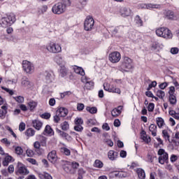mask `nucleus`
<instances>
[{
  "mask_svg": "<svg viewBox=\"0 0 179 179\" xmlns=\"http://www.w3.org/2000/svg\"><path fill=\"white\" fill-rule=\"evenodd\" d=\"M135 21H136V24H138V26H143V22L142 21V20L141 19V17H139V15L136 16Z\"/></svg>",
  "mask_w": 179,
  "mask_h": 179,
  "instance_id": "obj_52",
  "label": "nucleus"
},
{
  "mask_svg": "<svg viewBox=\"0 0 179 179\" xmlns=\"http://www.w3.org/2000/svg\"><path fill=\"white\" fill-rule=\"evenodd\" d=\"M35 134H36V131L31 128L27 129L25 131V135L29 137L34 136Z\"/></svg>",
  "mask_w": 179,
  "mask_h": 179,
  "instance_id": "obj_34",
  "label": "nucleus"
},
{
  "mask_svg": "<svg viewBox=\"0 0 179 179\" xmlns=\"http://www.w3.org/2000/svg\"><path fill=\"white\" fill-rule=\"evenodd\" d=\"M61 128L63 131H68L69 129V123L68 122H64L61 124Z\"/></svg>",
  "mask_w": 179,
  "mask_h": 179,
  "instance_id": "obj_43",
  "label": "nucleus"
},
{
  "mask_svg": "<svg viewBox=\"0 0 179 179\" xmlns=\"http://www.w3.org/2000/svg\"><path fill=\"white\" fill-rule=\"evenodd\" d=\"M66 10L65 6L61 2L55 4L52 8V12L55 15H62V13H65Z\"/></svg>",
  "mask_w": 179,
  "mask_h": 179,
  "instance_id": "obj_5",
  "label": "nucleus"
},
{
  "mask_svg": "<svg viewBox=\"0 0 179 179\" xmlns=\"http://www.w3.org/2000/svg\"><path fill=\"white\" fill-rule=\"evenodd\" d=\"M93 86H94V83L90 80L85 84V87L88 90H90V89H93Z\"/></svg>",
  "mask_w": 179,
  "mask_h": 179,
  "instance_id": "obj_44",
  "label": "nucleus"
},
{
  "mask_svg": "<svg viewBox=\"0 0 179 179\" xmlns=\"http://www.w3.org/2000/svg\"><path fill=\"white\" fill-rule=\"evenodd\" d=\"M94 167H97L98 169H101L103 166V162L99 159L95 160Z\"/></svg>",
  "mask_w": 179,
  "mask_h": 179,
  "instance_id": "obj_48",
  "label": "nucleus"
},
{
  "mask_svg": "<svg viewBox=\"0 0 179 179\" xmlns=\"http://www.w3.org/2000/svg\"><path fill=\"white\" fill-rule=\"evenodd\" d=\"M22 68L26 73H33L34 72V65L27 60L22 62Z\"/></svg>",
  "mask_w": 179,
  "mask_h": 179,
  "instance_id": "obj_9",
  "label": "nucleus"
},
{
  "mask_svg": "<svg viewBox=\"0 0 179 179\" xmlns=\"http://www.w3.org/2000/svg\"><path fill=\"white\" fill-rule=\"evenodd\" d=\"M156 86H157V82L152 81V83L148 85V90H150L152 87H156Z\"/></svg>",
  "mask_w": 179,
  "mask_h": 179,
  "instance_id": "obj_61",
  "label": "nucleus"
},
{
  "mask_svg": "<svg viewBox=\"0 0 179 179\" xmlns=\"http://www.w3.org/2000/svg\"><path fill=\"white\" fill-rule=\"evenodd\" d=\"M110 31L112 33L113 36H115L118 31H120V27H111L110 29Z\"/></svg>",
  "mask_w": 179,
  "mask_h": 179,
  "instance_id": "obj_51",
  "label": "nucleus"
},
{
  "mask_svg": "<svg viewBox=\"0 0 179 179\" xmlns=\"http://www.w3.org/2000/svg\"><path fill=\"white\" fill-rule=\"evenodd\" d=\"M74 129L77 132H82L83 131V127H82V124H76Z\"/></svg>",
  "mask_w": 179,
  "mask_h": 179,
  "instance_id": "obj_55",
  "label": "nucleus"
},
{
  "mask_svg": "<svg viewBox=\"0 0 179 179\" xmlns=\"http://www.w3.org/2000/svg\"><path fill=\"white\" fill-rule=\"evenodd\" d=\"M164 16L168 20H174V18L176 17V15H174V12L167 10H165L164 13Z\"/></svg>",
  "mask_w": 179,
  "mask_h": 179,
  "instance_id": "obj_18",
  "label": "nucleus"
},
{
  "mask_svg": "<svg viewBox=\"0 0 179 179\" xmlns=\"http://www.w3.org/2000/svg\"><path fill=\"white\" fill-rule=\"evenodd\" d=\"M40 179H52V176L47 172H42L38 173Z\"/></svg>",
  "mask_w": 179,
  "mask_h": 179,
  "instance_id": "obj_29",
  "label": "nucleus"
},
{
  "mask_svg": "<svg viewBox=\"0 0 179 179\" xmlns=\"http://www.w3.org/2000/svg\"><path fill=\"white\" fill-rule=\"evenodd\" d=\"M108 157L109 160H110L111 162H114V160L118 158V152L114 150H110L108 152Z\"/></svg>",
  "mask_w": 179,
  "mask_h": 179,
  "instance_id": "obj_16",
  "label": "nucleus"
},
{
  "mask_svg": "<svg viewBox=\"0 0 179 179\" xmlns=\"http://www.w3.org/2000/svg\"><path fill=\"white\" fill-rule=\"evenodd\" d=\"M102 129L104 131H110V126H108V123H104L102 125Z\"/></svg>",
  "mask_w": 179,
  "mask_h": 179,
  "instance_id": "obj_63",
  "label": "nucleus"
},
{
  "mask_svg": "<svg viewBox=\"0 0 179 179\" xmlns=\"http://www.w3.org/2000/svg\"><path fill=\"white\" fill-rule=\"evenodd\" d=\"M15 22H16V15L13 13H10L0 20V25L1 27H9V26H12Z\"/></svg>",
  "mask_w": 179,
  "mask_h": 179,
  "instance_id": "obj_2",
  "label": "nucleus"
},
{
  "mask_svg": "<svg viewBox=\"0 0 179 179\" xmlns=\"http://www.w3.org/2000/svg\"><path fill=\"white\" fill-rule=\"evenodd\" d=\"M121 60V54L118 52H113L109 55V61L113 64H117Z\"/></svg>",
  "mask_w": 179,
  "mask_h": 179,
  "instance_id": "obj_11",
  "label": "nucleus"
},
{
  "mask_svg": "<svg viewBox=\"0 0 179 179\" xmlns=\"http://www.w3.org/2000/svg\"><path fill=\"white\" fill-rule=\"evenodd\" d=\"M157 96L159 97V99H164L166 93L164 91L158 90L157 91Z\"/></svg>",
  "mask_w": 179,
  "mask_h": 179,
  "instance_id": "obj_49",
  "label": "nucleus"
},
{
  "mask_svg": "<svg viewBox=\"0 0 179 179\" xmlns=\"http://www.w3.org/2000/svg\"><path fill=\"white\" fill-rule=\"evenodd\" d=\"M47 10H48V6L43 5L39 8L38 12L39 13H45Z\"/></svg>",
  "mask_w": 179,
  "mask_h": 179,
  "instance_id": "obj_47",
  "label": "nucleus"
},
{
  "mask_svg": "<svg viewBox=\"0 0 179 179\" xmlns=\"http://www.w3.org/2000/svg\"><path fill=\"white\" fill-rule=\"evenodd\" d=\"M86 110H87V111L90 113V114H96V113H97V108H96V107L87 106L86 108Z\"/></svg>",
  "mask_w": 179,
  "mask_h": 179,
  "instance_id": "obj_40",
  "label": "nucleus"
},
{
  "mask_svg": "<svg viewBox=\"0 0 179 179\" xmlns=\"http://www.w3.org/2000/svg\"><path fill=\"white\" fill-rule=\"evenodd\" d=\"M103 89L106 92L109 93H117L121 94V90L113 84H108V83H103Z\"/></svg>",
  "mask_w": 179,
  "mask_h": 179,
  "instance_id": "obj_6",
  "label": "nucleus"
},
{
  "mask_svg": "<svg viewBox=\"0 0 179 179\" xmlns=\"http://www.w3.org/2000/svg\"><path fill=\"white\" fill-rule=\"evenodd\" d=\"M84 108H85V104H83V103H78L77 104V110L78 111H83Z\"/></svg>",
  "mask_w": 179,
  "mask_h": 179,
  "instance_id": "obj_60",
  "label": "nucleus"
},
{
  "mask_svg": "<svg viewBox=\"0 0 179 179\" xmlns=\"http://www.w3.org/2000/svg\"><path fill=\"white\" fill-rule=\"evenodd\" d=\"M21 85L23 87H30V81L29 80V78H23Z\"/></svg>",
  "mask_w": 179,
  "mask_h": 179,
  "instance_id": "obj_33",
  "label": "nucleus"
},
{
  "mask_svg": "<svg viewBox=\"0 0 179 179\" xmlns=\"http://www.w3.org/2000/svg\"><path fill=\"white\" fill-rule=\"evenodd\" d=\"M14 161H15V159H13L12 156L7 155L4 158V160L3 161L2 164H3V166H6L9 165V163H12V162H14Z\"/></svg>",
  "mask_w": 179,
  "mask_h": 179,
  "instance_id": "obj_26",
  "label": "nucleus"
},
{
  "mask_svg": "<svg viewBox=\"0 0 179 179\" xmlns=\"http://www.w3.org/2000/svg\"><path fill=\"white\" fill-rule=\"evenodd\" d=\"M15 152L16 155H17L18 156H20V155H23V148H22V147H20V146L15 147Z\"/></svg>",
  "mask_w": 179,
  "mask_h": 179,
  "instance_id": "obj_42",
  "label": "nucleus"
},
{
  "mask_svg": "<svg viewBox=\"0 0 179 179\" xmlns=\"http://www.w3.org/2000/svg\"><path fill=\"white\" fill-rule=\"evenodd\" d=\"M162 136L165 139V141H169L170 142V134H169V131L164 129L162 131Z\"/></svg>",
  "mask_w": 179,
  "mask_h": 179,
  "instance_id": "obj_37",
  "label": "nucleus"
},
{
  "mask_svg": "<svg viewBox=\"0 0 179 179\" xmlns=\"http://www.w3.org/2000/svg\"><path fill=\"white\" fill-rule=\"evenodd\" d=\"M160 48V44L159 43V42H153L151 45V50L152 51H155V50H157L159 51Z\"/></svg>",
  "mask_w": 179,
  "mask_h": 179,
  "instance_id": "obj_36",
  "label": "nucleus"
},
{
  "mask_svg": "<svg viewBox=\"0 0 179 179\" xmlns=\"http://www.w3.org/2000/svg\"><path fill=\"white\" fill-rule=\"evenodd\" d=\"M149 131L153 136H157V126L155 124H152L149 127Z\"/></svg>",
  "mask_w": 179,
  "mask_h": 179,
  "instance_id": "obj_27",
  "label": "nucleus"
},
{
  "mask_svg": "<svg viewBox=\"0 0 179 179\" xmlns=\"http://www.w3.org/2000/svg\"><path fill=\"white\" fill-rule=\"evenodd\" d=\"M46 50L51 54H59L62 52V47L59 43L50 42L46 45Z\"/></svg>",
  "mask_w": 179,
  "mask_h": 179,
  "instance_id": "obj_3",
  "label": "nucleus"
},
{
  "mask_svg": "<svg viewBox=\"0 0 179 179\" xmlns=\"http://www.w3.org/2000/svg\"><path fill=\"white\" fill-rule=\"evenodd\" d=\"M29 173L30 172L27 168H26V166L20 162L17 163V174H20L21 176H27V174H29Z\"/></svg>",
  "mask_w": 179,
  "mask_h": 179,
  "instance_id": "obj_10",
  "label": "nucleus"
},
{
  "mask_svg": "<svg viewBox=\"0 0 179 179\" xmlns=\"http://www.w3.org/2000/svg\"><path fill=\"white\" fill-rule=\"evenodd\" d=\"M43 135H49L50 136H52V135H54V130L51 128V126L48 124L45 126L43 131Z\"/></svg>",
  "mask_w": 179,
  "mask_h": 179,
  "instance_id": "obj_21",
  "label": "nucleus"
},
{
  "mask_svg": "<svg viewBox=\"0 0 179 179\" xmlns=\"http://www.w3.org/2000/svg\"><path fill=\"white\" fill-rule=\"evenodd\" d=\"M60 3H63L65 6V9H66V6H71V0H63Z\"/></svg>",
  "mask_w": 179,
  "mask_h": 179,
  "instance_id": "obj_56",
  "label": "nucleus"
},
{
  "mask_svg": "<svg viewBox=\"0 0 179 179\" xmlns=\"http://www.w3.org/2000/svg\"><path fill=\"white\" fill-rule=\"evenodd\" d=\"M119 13L122 17H127L128 16H131L132 11L131 10V8L128 7H122L120 9Z\"/></svg>",
  "mask_w": 179,
  "mask_h": 179,
  "instance_id": "obj_12",
  "label": "nucleus"
},
{
  "mask_svg": "<svg viewBox=\"0 0 179 179\" xmlns=\"http://www.w3.org/2000/svg\"><path fill=\"white\" fill-rule=\"evenodd\" d=\"M1 143H3L6 148H10V145H12V143L6 138L1 139Z\"/></svg>",
  "mask_w": 179,
  "mask_h": 179,
  "instance_id": "obj_39",
  "label": "nucleus"
},
{
  "mask_svg": "<svg viewBox=\"0 0 179 179\" xmlns=\"http://www.w3.org/2000/svg\"><path fill=\"white\" fill-rule=\"evenodd\" d=\"M103 142L105 143H107V145L110 146V148H113V146H114V143L113 142V141H111V139L105 138L103 140Z\"/></svg>",
  "mask_w": 179,
  "mask_h": 179,
  "instance_id": "obj_53",
  "label": "nucleus"
},
{
  "mask_svg": "<svg viewBox=\"0 0 179 179\" xmlns=\"http://www.w3.org/2000/svg\"><path fill=\"white\" fill-rule=\"evenodd\" d=\"M74 122L76 125H83V120L81 117L76 118Z\"/></svg>",
  "mask_w": 179,
  "mask_h": 179,
  "instance_id": "obj_54",
  "label": "nucleus"
},
{
  "mask_svg": "<svg viewBox=\"0 0 179 179\" xmlns=\"http://www.w3.org/2000/svg\"><path fill=\"white\" fill-rule=\"evenodd\" d=\"M38 139L41 144V146H47V138L44 136H39Z\"/></svg>",
  "mask_w": 179,
  "mask_h": 179,
  "instance_id": "obj_35",
  "label": "nucleus"
},
{
  "mask_svg": "<svg viewBox=\"0 0 179 179\" xmlns=\"http://www.w3.org/2000/svg\"><path fill=\"white\" fill-rule=\"evenodd\" d=\"M156 121H157V125L159 128H163V127H164L165 124H164V120H163V118L157 117L156 119Z\"/></svg>",
  "mask_w": 179,
  "mask_h": 179,
  "instance_id": "obj_32",
  "label": "nucleus"
},
{
  "mask_svg": "<svg viewBox=\"0 0 179 179\" xmlns=\"http://www.w3.org/2000/svg\"><path fill=\"white\" fill-rule=\"evenodd\" d=\"M141 138L142 139V141L145 142V143L147 144L150 143V142H152V138H150V136L146 134V131H145V130H143L141 131Z\"/></svg>",
  "mask_w": 179,
  "mask_h": 179,
  "instance_id": "obj_15",
  "label": "nucleus"
},
{
  "mask_svg": "<svg viewBox=\"0 0 179 179\" xmlns=\"http://www.w3.org/2000/svg\"><path fill=\"white\" fill-rule=\"evenodd\" d=\"M8 114V106L3 105L1 106V109L0 110V118L1 120H5V117Z\"/></svg>",
  "mask_w": 179,
  "mask_h": 179,
  "instance_id": "obj_17",
  "label": "nucleus"
},
{
  "mask_svg": "<svg viewBox=\"0 0 179 179\" xmlns=\"http://www.w3.org/2000/svg\"><path fill=\"white\" fill-rule=\"evenodd\" d=\"M155 33L158 37H162V38H166V40L173 38V33L167 27H159L156 29Z\"/></svg>",
  "mask_w": 179,
  "mask_h": 179,
  "instance_id": "obj_1",
  "label": "nucleus"
},
{
  "mask_svg": "<svg viewBox=\"0 0 179 179\" xmlns=\"http://www.w3.org/2000/svg\"><path fill=\"white\" fill-rule=\"evenodd\" d=\"M71 94H72V92L71 91H66L63 93H61L60 96L62 99H64V97H66V96H71Z\"/></svg>",
  "mask_w": 179,
  "mask_h": 179,
  "instance_id": "obj_58",
  "label": "nucleus"
},
{
  "mask_svg": "<svg viewBox=\"0 0 179 179\" xmlns=\"http://www.w3.org/2000/svg\"><path fill=\"white\" fill-rule=\"evenodd\" d=\"M63 169L66 173H73V171H72V165H71V162H66L63 165Z\"/></svg>",
  "mask_w": 179,
  "mask_h": 179,
  "instance_id": "obj_25",
  "label": "nucleus"
},
{
  "mask_svg": "<svg viewBox=\"0 0 179 179\" xmlns=\"http://www.w3.org/2000/svg\"><path fill=\"white\" fill-rule=\"evenodd\" d=\"M148 9H160L162 6L159 4L150 3L148 5Z\"/></svg>",
  "mask_w": 179,
  "mask_h": 179,
  "instance_id": "obj_41",
  "label": "nucleus"
},
{
  "mask_svg": "<svg viewBox=\"0 0 179 179\" xmlns=\"http://www.w3.org/2000/svg\"><path fill=\"white\" fill-rule=\"evenodd\" d=\"M117 176L120 178H126V177H129V173L122 171H119V173H117Z\"/></svg>",
  "mask_w": 179,
  "mask_h": 179,
  "instance_id": "obj_38",
  "label": "nucleus"
},
{
  "mask_svg": "<svg viewBox=\"0 0 179 179\" xmlns=\"http://www.w3.org/2000/svg\"><path fill=\"white\" fill-rule=\"evenodd\" d=\"M61 152L64 153L66 156H71V150L65 147L61 148Z\"/></svg>",
  "mask_w": 179,
  "mask_h": 179,
  "instance_id": "obj_45",
  "label": "nucleus"
},
{
  "mask_svg": "<svg viewBox=\"0 0 179 179\" xmlns=\"http://www.w3.org/2000/svg\"><path fill=\"white\" fill-rule=\"evenodd\" d=\"M73 71L76 73H77L78 75H80L81 76H85V70H83L82 67L74 66Z\"/></svg>",
  "mask_w": 179,
  "mask_h": 179,
  "instance_id": "obj_22",
  "label": "nucleus"
},
{
  "mask_svg": "<svg viewBox=\"0 0 179 179\" xmlns=\"http://www.w3.org/2000/svg\"><path fill=\"white\" fill-rule=\"evenodd\" d=\"M120 69L126 72L134 69V60L128 57H124L122 64L120 65Z\"/></svg>",
  "mask_w": 179,
  "mask_h": 179,
  "instance_id": "obj_4",
  "label": "nucleus"
},
{
  "mask_svg": "<svg viewBox=\"0 0 179 179\" xmlns=\"http://www.w3.org/2000/svg\"><path fill=\"white\" fill-rule=\"evenodd\" d=\"M32 127H34L35 129H37V131H40L43 127V123L38 120H34L32 121Z\"/></svg>",
  "mask_w": 179,
  "mask_h": 179,
  "instance_id": "obj_19",
  "label": "nucleus"
},
{
  "mask_svg": "<svg viewBox=\"0 0 179 179\" xmlns=\"http://www.w3.org/2000/svg\"><path fill=\"white\" fill-rule=\"evenodd\" d=\"M153 110H155V103H150L148 106V110L150 113H152L153 111Z\"/></svg>",
  "mask_w": 179,
  "mask_h": 179,
  "instance_id": "obj_59",
  "label": "nucleus"
},
{
  "mask_svg": "<svg viewBox=\"0 0 179 179\" xmlns=\"http://www.w3.org/2000/svg\"><path fill=\"white\" fill-rule=\"evenodd\" d=\"M89 80H90V78H87V76H83V77L81 78V82H83V83H85V85Z\"/></svg>",
  "mask_w": 179,
  "mask_h": 179,
  "instance_id": "obj_62",
  "label": "nucleus"
},
{
  "mask_svg": "<svg viewBox=\"0 0 179 179\" xmlns=\"http://www.w3.org/2000/svg\"><path fill=\"white\" fill-rule=\"evenodd\" d=\"M48 159L51 163H55L57 162L58 157L57 156V151L52 150L48 155Z\"/></svg>",
  "mask_w": 179,
  "mask_h": 179,
  "instance_id": "obj_14",
  "label": "nucleus"
},
{
  "mask_svg": "<svg viewBox=\"0 0 179 179\" xmlns=\"http://www.w3.org/2000/svg\"><path fill=\"white\" fill-rule=\"evenodd\" d=\"M44 76L47 83H51V82H52V73L45 71L44 73Z\"/></svg>",
  "mask_w": 179,
  "mask_h": 179,
  "instance_id": "obj_30",
  "label": "nucleus"
},
{
  "mask_svg": "<svg viewBox=\"0 0 179 179\" xmlns=\"http://www.w3.org/2000/svg\"><path fill=\"white\" fill-rule=\"evenodd\" d=\"M178 48H172L171 49V52L173 55H176V54H178Z\"/></svg>",
  "mask_w": 179,
  "mask_h": 179,
  "instance_id": "obj_64",
  "label": "nucleus"
},
{
  "mask_svg": "<svg viewBox=\"0 0 179 179\" xmlns=\"http://www.w3.org/2000/svg\"><path fill=\"white\" fill-rule=\"evenodd\" d=\"M136 171L138 178L145 179L146 178V173H145V171L143 169L138 168L136 170Z\"/></svg>",
  "mask_w": 179,
  "mask_h": 179,
  "instance_id": "obj_28",
  "label": "nucleus"
},
{
  "mask_svg": "<svg viewBox=\"0 0 179 179\" xmlns=\"http://www.w3.org/2000/svg\"><path fill=\"white\" fill-rule=\"evenodd\" d=\"M169 101L170 104L176 106L177 104V96L176 95H169Z\"/></svg>",
  "mask_w": 179,
  "mask_h": 179,
  "instance_id": "obj_31",
  "label": "nucleus"
},
{
  "mask_svg": "<svg viewBox=\"0 0 179 179\" xmlns=\"http://www.w3.org/2000/svg\"><path fill=\"white\" fill-rule=\"evenodd\" d=\"M56 113L61 117H66V115H68V109L65 108H59L57 110Z\"/></svg>",
  "mask_w": 179,
  "mask_h": 179,
  "instance_id": "obj_20",
  "label": "nucleus"
},
{
  "mask_svg": "<svg viewBox=\"0 0 179 179\" xmlns=\"http://www.w3.org/2000/svg\"><path fill=\"white\" fill-rule=\"evenodd\" d=\"M159 157V163L160 164H164V163H167L169 162V154L166 152L164 149L161 148L158 150Z\"/></svg>",
  "mask_w": 179,
  "mask_h": 179,
  "instance_id": "obj_7",
  "label": "nucleus"
},
{
  "mask_svg": "<svg viewBox=\"0 0 179 179\" xmlns=\"http://www.w3.org/2000/svg\"><path fill=\"white\" fill-rule=\"evenodd\" d=\"M28 106H29L30 110H31L34 108H35L36 107H37V102H36L34 101H31L28 103Z\"/></svg>",
  "mask_w": 179,
  "mask_h": 179,
  "instance_id": "obj_50",
  "label": "nucleus"
},
{
  "mask_svg": "<svg viewBox=\"0 0 179 179\" xmlns=\"http://www.w3.org/2000/svg\"><path fill=\"white\" fill-rule=\"evenodd\" d=\"M121 110H122V106H118L116 108H114L112 111H111V115L112 117H118V115H120V114H121Z\"/></svg>",
  "mask_w": 179,
  "mask_h": 179,
  "instance_id": "obj_24",
  "label": "nucleus"
},
{
  "mask_svg": "<svg viewBox=\"0 0 179 179\" xmlns=\"http://www.w3.org/2000/svg\"><path fill=\"white\" fill-rule=\"evenodd\" d=\"M13 99L17 101V103H22L24 102V97L22 96H13Z\"/></svg>",
  "mask_w": 179,
  "mask_h": 179,
  "instance_id": "obj_46",
  "label": "nucleus"
},
{
  "mask_svg": "<svg viewBox=\"0 0 179 179\" xmlns=\"http://www.w3.org/2000/svg\"><path fill=\"white\" fill-rule=\"evenodd\" d=\"M69 70L64 66H62L59 70V76L61 78H66L68 76Z\"/></svg>",
  "mask_w": 179,
  "mask_h": 179,
  "instance_id": "obj_23",
  "label": "nucleus"
},
{
  "mask_svg": "<svg viewBox=\"0 0 179 179\" xmlns=\"http://www.w3.org/2000/svg\"><path fill=\"white\" fill-rule=\"evenodd\" d=\"M54 62L61 67L64 66L65 64H66V62H65V59L61 55H57L54 57Z\"/></svg>",
  "mask_w": 179,
  "mask_h": 179,
  "instance_id": "obj_13",
  "label": "nucleus"
},
{
  "mask_svg": "<svg viewBox=\"0 0 179 179\" xmlns=\"http://www.w3.org/2000/svg\"><path fill=\"white\" fill-rule=\"evenodd\" d=\"M93 27H94V20L92 17L87 16L84 22V30L90 31Z\"/></svg>",
  "mask_w": 179,
  "mask_h": 179,
  "instance_id": "obj_8",
  "label": "nucleus"
},
{
  "mask_svg": "<svg viewBox=\"0 0 179 179\" xmlns=\"http://www.w3.org/2000/svg\"><path fill=\"white\" fill-rule=\"evenodd\" d=\"M24 129H26V124H24V122L20 123L19 131H20V132H23Z\"/></svg>",
  "mask_w": 179,
  "mask_h": 179,
  "instance_id": "obj_57",
  "label": "nucleus"
}]
</instances>
